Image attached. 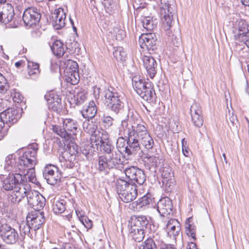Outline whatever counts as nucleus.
<instances>
[{"instance_id": "nucleus-32", "label": "nucleus", "mask_w": 249, "mask_h": 249, "mask_svg": "<svg viewBox=\"0 0 249 249\" xmlns=\"http://www.w3.org/2000/svg\"><path fill=\"white\" fill-rule=\"evenodd\" d=\"M25 192V197H27V200L28 204L33 208L36 205L39 197L38 196L40 195L37 191H33L31 189V186L29 185V189H27Z\"/></svg>"}, {"instance_id": "nucleus-29", "label": "nucleus", "mask_w": 249, "mask_h": 249, "mask_svg": "<svg viewBox=\"0 0 249 249\" xmlns=\"http://www.w3.org/2000/svg\"><path fill=\"white\" fill-rule=\"evenodd\" d=\"M102 135L104 136L103 138L100 136H91L90 143L92 145L93 151L96 150H100L102 151V143L103 139L106 140L107 139V133L104 130H102Z\"/></svg>"}, {"instance_id": "nucleus-15", "label": "nucleus", "mask_w": 249, "mask_h": 249, "mask_svg": "<svg viewBox=\"0 0 249 249\" xmlns=\"http://www.w3.org/2000/svg\"><path fill=\"white\" fill-rule=\"evenodd\" d=\"M26 220L31 226V229L36 231L45 222V218L42 212H32L27 215Z\"/></svg>"}, {"instance_id": "nucleus-63", "label": "nucleus", "mask_w": 249, "mask_h": 249, "mask_svg": "<svg viewBox=\"0 0 249 249\" xmlns=\"http://www.w3.org/2000/svg\"><path fill=\"white\" fill-rule=\"evenodd\" d=\"M181 142H182V153L185 156L188 157V154H189V151L188 150H187L186 147L184 146V142H185V143H186V142L185 141V139H183L182 140Z\"/></svg>"}, {"instance_id": "nucleus-7", "label": "nucleus", "mask_w": 249, "mask_h": 249, "mask_svg": "<svg viewBox=\"0 0 249 249\" xmlns=\"http://www.w3.org/2000/svg\"><path fill=\"white\" fill-rule=\"evenodd\" d=\"M116 188L119 197L125 203L132 201L137 196V184L130 183L124 179H117Z\"/></svg>"}, {"instance_id": "nucleus-46", "label": "nucleus", "mask_w": 249, "mask_h": 249, "mask_svg": "<svg viewBox=\"0 0 249 249\" xmlns=\"http://www.w3.org/2000/svg\"><path fill=\"white\" fill-rule=\"evenodd\" d=\"M19 230L20 236L22 237H24L26 235L30 236V231L33 230L31 229V226L29 225V223H27V222L21 223L19 225Z\"/></svg>"}, {"instance_id": "nucleus-16", "label": "nucleus", "mask_w": 249, "mask_h": 249, "mask_svg": "<svg viewBox=\"0 0 249 249\" xmlns=\"http://www.w3.org/2000/svg\"><path fill=\"white\" fill-rule=\"evenodd\" d=\"M43 176L47 182L52 185L56 184L61 178V176L59 175L56 167L51 164L44 167L43 170Z\"/></svg>"}, {"instance_id": "nucleus-61", "label": "nucleus", "mask_w": 249, "mask_h": 249, "mask_svg": "<svg viewBox=\"0 0 249 249\" xmlns=\"http://www.w3.org/2000/svg\"><path fill=\"white\" fill-rule=\"evenodd\" d=\"M81 151L82 154L85 155L87 159L90 158L92 153V151H89V149H85L84 147H81Z\"/></svg>"}, {"instance_id": "nucleus-40", "label": "nucleus", "mask_w": 249, "mask_h": 249, "mask_svg": "<svg viewBox=\"0 0 249 249\" xmlns=\"http://www.w3.org/2000/svg\"><path fill=\"white\" fill-rule=\"evenodd\" d=\"M114 57L118 61H125L126 53L124 49L120 46L117 47L113 52Z\"/></svg>"}, {"instance_id": "nucleus-59", "label": "nucleus", "mask_w": 249, "mask_h": 249, "mask_svg": "<svg viewBox=\"0 0 249 249\" xmlns=\"http://www.w3.org/2000/svg\"><path fill=\"white\" fill-rule=\"evenodd\" d=\"M126 141V138L124 136L119 137L116 142V146L118 148L124 147L125 145V142Z\"/></svg>"}, {"instance_id": "nucleus-41", "label": "nucleus", "mask_w": 249, "mask_h": 249, "mask_svg": "<svg viewBox=\"0 0 249 249\" xmlns=\"http://www.w3.org/2000/svg\"><path fill=\"white\" fill-rule=\"evenodd\" d=\"M75 160V159L73 158L72 157H66L62 154L61 157L60 158L62 166L68 169L72 168L74 166V164L73 161Z\"/></svg>"}, {"instance_id": "nucleus-37", "label": "nucleus", "mask_w": 249, "mask_h": 249, "mask_svg": "<svg viewBox=\"0 0 249 249\" xmlns=\"http://www.w3.org/2000/svg\"><path fill=\"white\" fill-rule=\"evenodd\" d=\"M129 235L135 241L137 242H140L143 239L145 233L144 230H142L140 229L139 230H129Z\"/></svg>"}, {"instance_id": "nucleus-36", "label": "nucleus", "mask_w": 249, "mask_h": 249, "mask_svg": "<svg viewBox=\"0 0 249 249\" xmlns=\"http://www.w3.org/2000/svg\"><path fill=\"white\" fill-rule=\"evenodd\" d=\"M64 65L65 68L64 70V73H68L70 72H74V71H79L78 65L77 63L71 59H67L64 62Z\"/></svg>"}, {"instance_id": "nucleus-62", "label": "nucleus", "mask_w": 249, "mask_h": 249, "mask_svg": "<svg viewBox=\"0 0 249 249\" xmlns=\"http://www.w3.org/2000/svg\"><path fill=\"white\" fill-rule=\"evenodd\" d=\"M125 36V32L123 30H118L116 38L118 40H122Z\"/></svg>"}, {"instance_id": "nucleus-3", "label": "nucleus", "mask_w": 249, "mask_h": 249, "mask_svg": "<svg viewBox=\"0 0 249 249\" xmlns=\"http://www.w3.org/2000/svg\"><path fill=\"white\" fill-rule=\"evenodd\" d=\"M127 145L125 147L124 152L128 156L135 155L141 150V144L144 147L149 150L154 144V141L149 134L147 128L126 139Z\"/></svg>"}, {"instance_id": "nucleus-28", "label": "nucleus", "mask_w": 249, "mask_h": 249, "mask_svg": "<svg viewBox=\"0 0 249 249\" xmlns=\"http://www.w3.org/2000/svg\"><path fill=\"white\" fill-rule=\"evenodd\" d=\"M97 109L93 101H90L88 105H85L81 111L83 117L85 118L93 119L97 113Z\"/></svg>"}, {"instance_id": "nucleus-10", "label": "nucleus", "mask_w": 249, "mask_h": 249, "mask_svg": "<svg viewBox=\"0 0 249 249\" xmlns=\"http://www.w3.org/2000/svg\"><path fill=\"white\" fill-rule=\"evenodd\" d=\"M76 121L71 119H66L63 121V127L60 125H54L52 126L53 131L62 138L66 139L69 138V132L75 134L78 128Z\"/></svg>"}, {"instance_id": "nucleus-45", "label": "nucleus", "mask_w": 249, "mask_h": 249, "mask_svg": "<svg viewBox=\"0 0 249 249\" xmlns=\"http://www.w3.org/2000/svg\"><path fill=\"white\" fill-rule=\"evenodd\" d=\"M142 22L143 27L144 29H146L148 31H151L156 25L154 24L153 20L150 17H146L143 18L142 19Z\"/></svg>"}, {"instance_id": "nucleus-31", "label": "nucleus", "mask_w": 249, "mask_h": 249, "mask_svg": "<svg viewBox=\"0 0 249 249\" xmlns=\"http://www.w3.org/2000/svg\"><path fill=\"white\" fill-rule=\"evenodd\" d=\"M86 99L87 93L86 91L82 89H78L74 91V94L71 98V103L79 106L83 104Z\"/></svg>"}, {"instance_id": "nucleus-26", "label": "nucleus", "mask_w": 249, "mask_h": 249, "mask_svg": "<svg viewBox=\"0 0 249 249\" xmlns=\"http://www.w3.org/2000/svg\"><path fill=\"white\" fill-rule=\"evenodd\" d=\"M99 124V122L97 120L92 119H88L83 123V128L84 131L91 135V136H98L100 132L98 130V127Z\"/></svg>"}, {"instance_id": "nucleus-42", "label": "nucleus", "mask_w": 249, "mask_h": 249, "mask_svg": "<svg viewBox=\"0 0 249 249\" xmlns=\"http://www.w3.org/2000/svg\"><path fill=\"white\" fill-rule=\"evenodd\" d=\"M33 167H31V168L25 167V170L26 169L28 170L26 174L24 175H23V176L25 177V180L26 181V183H27V179H28L29 181L35 184H36V182H37L35 172Z\"/></svg>"}, {"instance_id": "nucleus-34", "label": "nucleus", "mask_w": 249, "mask_h": 249, "mask_svg": "<svg viewBox=\"0 0 249 249\" xmlns=\"http://www.w3.org/2000/svg\"><path fill=\"white\" fill-rule=\"evenodd\" d=\"M185 232L186 234L196 240V227L193 222L192 217L188 218L185 223Z\"/></svg>"}, {"instance_id": "nucleus-1", "label": "nucleus", "mask_w": 249, "mask_h": 249, "mask_svg": "<svg viewBox=\"0 0 249 249\" xmlns=\"http://www.w3.org/2000/svg\"><path fill=\"white\" fill-rule=\"evenodd\" d=\"M25 177L20 173H10L2 181V187L6 191H13L8 196V200L14 204H18L25 197V192L29 189L26 183Z\"/></svg>"}, {"instance_id": "nucleus-38", "label": "nucleus", "mask_w": 249, "mask_h": 249, "mask_svg": "<svg viewBox=\"0 0 249 249\" xmlns=\"http://www.w3.org/2000/svg\"><path fill=\"white\" fill-rule=\"evenodd\" d=\"M66 209V201L64 199L57 200L53 204V211L56 213H61Z\"/></svg>"}, {"instance_id": "nucleus-33", "label": "nucleus", "mask_w": 249, "mask_h": 249, "mask_svg": "<svg viewBox=\"0 0 249 249\" xmlns=\"http://www.w3.org/2000/svg\"><path fill=\"white\" fill-rule=\"evenodd\" d=\"M51 50L53 54L58 57L64 56L65 53V49L64 44L60 40H56L51 46Z\"/></svg>"}, {"instance_id": "nucleus-12", "label": "nucleus", "mask_w": 249, "mask_h": 249, "mask_svg": "<svg viewBox=\"0 0 249 249\" xmlns=\"http://www.w3.org/2000/svg\"><path fill=\"white\" fill-rule=\"evenodd\" d=\"M128 116L126 118L121 121V124L119 127V135L124 136L127 139L129 137L134 136L139 132H142V130L146 127L142 124H137L136 126L132 125H129L128 124Z\"/></svg>"}, {"instance_id": "nucleus-18", "label": "nucleus", "mask_w": 249, "mask_h": 249, "mask_svg": "<svg viewBox=\"0 0 249 249\" xmlns=\"http://www.w3.org/2000/svg\"><path fill=\"white\" fill-rule=\"evenodd\" d=\"M4 169L12 173L21 172L24 170L20 161L16 159L14 155H9L5 159V164Z\"/></svg>"}, {"instance_id": "nucleus-55", "label": "nucleus", "mask_w": 249, "mask_h": 249, "mask_svg": "<svg viewBox=\"0 0 249 249\" xmlns=\"http://www.w3.org/2000/svg\"><path fill=\"white\" fill-rule=\"evenodd\" d=\"M80 220L83 225L87 229V230L90 229L92 227V222L88 217L83 216H81Z\"/></svg>"}, {"instance_id": "nucleus-49", "label": "nucleus", "mask_w": 249, "mask_h": 249, "mask_svg": "<svg viewBox=\"0 0 249 249\" xmlns=\"http://www.w3.org/2000/svg\"><path fill=\"white\" fill-rule=\"evenodd\" d=\"M10 95L14 102L19 103L22 101L23 96L17 89H11L10 91Z\"/></svg>"}, {"instance_id": "nucleus-50", "label": "nucleus", "mask_w": 249, "mask_h": 249, "mask_svg": "<svg viewBox=\"0 0 249 249\" xmlns=\"http://www.w3.org/2000/svg\"><path fill=\"white\" fill-rule=\"evenodd\" d=\"M162 185L167 192H171L175 185L174 178H171L167 180L164 179L162 180Z\"/></svg>"}, {"instance_id": "nucleus-58", "label": "nucleus", "mask_w": 249, "mask_h": 249, "mask_svg": "<svg viewBox=\"0 0 249 249\" xmlns=\"http://www.w3.org/2000/svg\"><path fill=\"white\" fill-rule=\"evenodd\" d=\"M7 128L5 127V123L0 117V140H1L6 133Z\"/></svg>"}, {"instance_id": "nucleus-11", "label": "nucleus", "mask_w": 249, "mask_h": 249, "mask_svg": "<svg viewBox=\"0 0 249 249\" xmlns=\"http://www.w3.org/2000/svg\"><path fill=\"white\" fill-rule=\"evenodd\" d=\"M124 173L127 178L129 179V182L134 184H138L139 186L142 185L146 180V175L143 170L136 166H130L127 167Z\"/></svg>"}, {"instance_id": "nucleus-13", "label": "nucleus", "mask_w": 249, "mask_h": 249, "mask_svg": "<svg viewBox=\"0 0 249 249\" xmlns=\"http://www.w3.org/2000/svg\"><path fill=\"white\" fill-rule=\"evenodd\" d=\"M41 16L40 11L36 7H29L24 11L22 20L26 26L32 27L38 23Z\"/></svg>"}, {"instance_id": "nucleus-5", "label": "nucleus", "mask_w": 249, "mask_h": 249, "mask_svg": "<svg viewBox=\"0 0 249 249\" xmlns=\"http://www.w3.org/2000/svg\"><path fill=\"white\" fill-rule=\"evenodd\" d=\"M121 163V153L115 151L108 155L99 156L96 168L100 174L107 175L111 169L117 168Z\"/></svg>"}, {"instance_id": "nucleus-30", "label": "nucleus", "mask_w": 249, "mask_h": 249, "mask_svg": "<svg viewBox=\"0 0 249 249\" xmlns=\"http://www.w3.org/2000/svg\"><path fill=\"white\" fill-rule=\"evenodd\" d=\"M67 145V148L62 154L66 157H72L73 158L75 159L76 156L78 153L79 147L75 140H71Z\"/></svg>"}, {"instance_id": "nucleus-6", "label": "nucleus", "mask_w": 249, "mask_h": 249, "mask_svg": "<svg viewBox=\"0 0 249 249\" xmlns=\"http://www.w3.org/2000/svg\"><path fill=\"white\" fill-rule=\"evenodd\" d=\"M133 87L138 94L143 100L149 103H154L156 100V94L150 83H146L138 76L132 79Z\"/></svg>"}, {"instance_id": "nucleus-25", "label": "nucleus", "mask_w": 249, "mask_h": 249, "mask_svg": "<svg viewBox=\"0 0 249 249\" xmlns=\"http://www.w3.org/2000/svg\"><path fill=\"white\" fill-rule=\"evenodd\" d=\"M14 15L13 7L11 4L8 3L0 11V22L4 24H7L13 19Z\"/></svg>"}, {"instance_id": "nucleus-2", "label": "nucleus", "mask_w": 249, "mask_h": 249, "mask_svg": "<svg viewBox=\"0 0 249 249\" xmlns=\"http://www.w3.org/2000/svg\"><path fill=\"white\" fill-rule=\"evenodd\" d=\"M160 7L162 27L168 36V41L175 46L178 47L181 44L180 32L177 30L173 34L172 31H170L174 24V19L177 17L175 7L174 5L171 4L168 0H160Z\"/></svg>"}, {"instance_id": "nucleus-21", "label": "nucleus", "mask_w": 249, "mask_h": 249, "mask_svg": "<svg viewBox=\"0 0 249 249\" xmlns=\"http://www.w3.org/2000/svg\"><path fill=\"white\" fill-rule=\"evenodd\" d=\"M149 221L144 215H133L129 221V230H144L148 225Z\"/></svg>"}, {"instance_id": "nucleus-19", "label": "nucleus", "mask_w": 249, "mask_h": 249, "mask_svg": "<svg viewBox=\"0 0 249 249\" xmlns=\"http://www.w3.org/2000/svg\"><path fill=\"white\" fill-rule=\"evenodd\" d=\"M158 211L162 216L173 214L172 200L168 197L160 199L157 204Z\"/></svg>"}, {"instance_id": "nucleus-60", "label": "nucleus", "mask_w": 249, "mask_h": 249, "mask_svg": "<svg viewBox=\"0 0 249 249\" xmlns=\"http://www.w3.org/2000/svg\"><path fill=\"white\" fill-rule=\"evenodd\" d=\"M50 249H74L72 247H71L69 244L64 243L62 244L61 246H60L57 247H53Z\"/></svg>"}, {"instance_id": "nucleus-9", "label": "nucleus", "mask_w": 249, "mask_h": 249, "mask_svg": "<svg viewBox=\"0 0 249 249\" xmlns=\"http://www.w3.org/2000/svg\"><path fill=\"white\" fill-rule=\"evenodd\" d=\"M38 149V145L36 143H33L25 149L22 156L18 159L24 170L25 167L31 168L36 164Z\"/></svg>"}, {"instance_id": "nucleus-24", "label": "nucleus", "mask_w": 249, "mask_h": 249, "mask_svg": "<svg viewBox=\"0 0 249 249\" xmlns=\"http://www.w3.org/2000/svg\"><path fill=\"white\" fill-rule=\"evenodd\" d=\"M0 117L5 123L14 124L20 118L17 110L13 108H9L0 113Z\"/></svg>"}, {"instance_id": "nucleus-23", "label": "nucleus", "mask_w": 249, "mask_h": 249, "mask_svg": "<svg viewBox=\"0 0 249 249\" xmlns=\"http://www.w3.org/2000/svg\"><path fill=\"white\" fill-rule=\"evenodd\" d=\"M52 24L56 30H58L65 25L66 14L62 8L54 10L52 14Z\"/></svg>"}, {"instance_id": "nucleus-4", "label": "nucleus", "mask_w": 249, "mask_h": 249, "mask_svg": "<svg viewBox=\"0 0 249 249\" xmlns=\"http://www.w3.org/2000/svg\"><path fill=\"white\" fill-rule=\"evenodd\" d=\"M105 104L107 107L115 114L121 113L124 109V97L121 92L113 88L105 89L103 91Z\"/></svg>"}, {"instance_id": "nucleus-64", "label": "nucleus", "mask_w": 249, "mask_h": 249, "mask_svg": "<svg viewBox=\"0 0 249 249\" xmlns=\"http://www.w3.org/2000/svg\"><path fill=\"white\" fill-rule=\"evenodd\" d=\"M101 89L99 88L95 87L93 90V95L95 99H99L100 97Z\"/></svg>"}, {"instance_id": "nucleus-22", "label": "nucleus", "mask_w": 249, "mask_h": 249, "mask_svg": "<svg viewBox=\"0 0 249 249\" xmlns=\"http://www.w3.org/2000/svg\"><path fill=\"white\" fill-rule=\"evenodd\" d=\"M142 61L147 75L151 79L154 78L157 73V63L156 60L151 56L145 55Z\"/></svg>"}, {"instance_id": "nucleus-57", "label": "nucleus", "mask_w": 249, "mask_h": 249, "mask_svg": "<svg viewBox=\"0 0 249 249\" xmlns=\"http://www.w3.org/2000/svg\"><path fill=\"white\" fill-rule=\"evenodd\" d=\"M162 179H167V180L173 178V173H171V170L169 168H164L162 173Z\"/></svg>"}, {"instance_id": "nucleus-51", "label": "nucleus", "mask_w": 249, "mask_h": 249, "mask_svg": "<svg viewBox=\"0 0 249 249\" xmlns=\"http://www.w3.org/2000/svg\"><path fill=\"white\" fill-rule=\"evenodd\" d=\"M191 116L202 114L201 107L199 104L194 103L190 108Z\"/></svg>"}, {"instance_id": "nucleus-53", "label": "nucleus", "mask_w": 249, "mask_h": 249, "mask_svg": "<svg viewBox=\"0 0 249 249\" xmlns=\"http://www.w3.org/2000/svg\"><path fill=\"white\" fill-rule=\"evenodd\" d=\"M192 121L194 125L200 127L203 124V117L202 114L191 116Z\"/></svg>"}, {"instance_id": "nucleus-54", "label": "nucleus", "mask_w": 249, "mask_h": 249, "mask_svg": "<svg viewBox=\"0 0 249 249\" xmlns=\"http://www.w3.org/2000/svg\"><path fill=\"white\" fill-rule=\"evenodd\" d=\"M39 197V199H38L36 203V205L35 206L34 209L37 211H39L42 209L45 205L46 200L45 198L42 196L40 195L38 196Z\"/></svg>"}, {"instance_id": "nucleus-52", "label": "nucleus", "mask_w": 249, "mask_h": 249, "mask_svg": "<svg viewBox=\"0 0 249 249\" xmlns=\"http://www.w3.org/2000/svg\"><path fill=\"white\" fill-rule=\"evenodd\" d=\"M8 88L9 85L6 79L0 73V93H4Z\"/></svg>"}, {"instance_id": "nucleus-14", "label": "nucleus", "mask_w": 249, "mask_h": 249, "mask_svg": "<svg viewBox=\"0 0 249 249\" xmlns=\"http://www.w3.org/2000/svg\"><path fill=\"white\" fill-rule=\"evenodd\" d=\"M139 42L142 48L146 49L149 51H154L157 48L158 41L156 36L154 33L142 35L139 37Z\"/></svg>"}, {"instance_id": "nucleus-47", "label": "nucleus", "mask_w": 249, "mask_h": 249, "mask_svg": "<svg viewBox=\"0 0 249 249\" xmlns=\"http://www.w3.org/2000/svg\"><path fill=\"white\" fill-rule=\"evenodd\" d=\"M39 64L33 62H29L28 64V74L33 75L39 73Z\"/></svg>"}, {"instance_id": "nucleus-35", "label": "nucleus", "mask_w": 249, "mask_h": 249, "mask_svg": "<svg viewBox=\"0 0 249 249\" xmlns=\"http://www.w3.org/2000/svg\"><path fill=\"white\" fill-rule=\"evenodd\" d=\"M65 80L66 82L70 83L71 85H76L79 82L80 77L79 71H74V72L69 71L68 73H64Z\"/></svg>"}, {"instance_id": "nucleus-44", "label": "nucleus", "mask_w": 249, "mask_h": 249, "mask_svg": "<svg viewBox=\"0 0 249 249\" xmlns=\"http://www.w3.org/2000/svg\"><path fill=\"white\" fill-rule=\"evenodd\" d=\"M153 199L150 194H147L142 196L137 202L139 208H142L153 204Z\"/></svg>"}, {"instance_id": "nucleus-48", "label": "nucleus", "mask_w": 249, "mask_h": 249, "mask_svg": "<svg viewBox=\"0 0 249 249\" xmlns=\"http://www.w3.org/2000/svg\"><path fill=\"white\" fill-rule=\"evenodd\" d=\"M114 146L112 145L108 141H104L103 140L102 143V151L106 153L108 155L109 153H112V152H114Z\"/></svg>"}, {"instance_id": "nucleus-43", "label": "nucleus", "mask_w": 249, "mask_h": 249, "mask_svg": "<svg viewBox=\"0 0 249 249\" xmlns=\"http://www.w3.org/2000/svg\"><path fill=\"white\" fill-rule=\"evenodd\" d=\"M234 38L236 40L241 42H243L246 44L247 46L249 45V32H243L239 30V32L234 35Z\"/></svg>"}, {"instance_id": "nucleus-8", "label": "nucleus", "mask_w": 249, "mask_h": 249, "mask_svg": "<svg viewBox=\"0 0 249 249\" xmlns=\"http://www.w3.org/2000/svg\"><path fill=\"white\" fill-rule=\"evenodd\" d=\"M0 237L8 244H14L18 239L17 231L10 225L6 223L4 218L0 217Z\"/></svg>"}, {"instance_id": "nucleus-39", "label": "nucleus", "mask_w": 249, "mask_h": 249, "mask_svg": "<svg viewBox=\"0 0 249 249\" xmlns=\"http://www.w3.org/2000/svg\"><path fill=\"white\" fill-rule=\"evenodd\" d=\"M146 158L147 162L151 167L155 168L161 165L162 159H160L158 154H156L155 155L148 156Z\"/></svg>"}, {"instance_id": "nucleus-17", "label": "nucleus", "mask_w": 249, "mask_h": 249, "mask_svg": "<svg viewBox=\"0 0 249 249\" xmlns=\"http://www.w3.org/2000/svg\"><path fill=\"white\" fill-rule=\"evenodd\" d=\"M44 97L47 100L49 109L56 112L61 110V98L56 91H50L45 95Z\"/></svg>"}, {"instance_id": "nucleus-56", "label": "nucleus", "mask_w": 249, "mask_h": 249, "mask_svg": "<svg viewBox=\"0 0 249 249\" xmlns=\"http://www.w3.org/2000/svg\"><path fill=\"white\" fill-rule=\"evenodd\" d=\"M102 122L107 125L108 127L111 126L113 125L114 119L112 117L104 115L102 119Z\"/></svg>"}, {"instance_id": "nucleus-27", "label": "nucleus", "mask_w": 249, "mask_h": 249, "mask_svg": "<svg viewBox=\"0 0 249 249\" xmlns=\"http://www.w3.org/2000/svg\"><path fill=\"white\" fill-rule=\"evenodd\" d=\"M166 231L170 236L176 239L180 231V226L178 221L175 219H170L166 224Z\"/></svg>"}, {"instance_id": "nucleus-20", "label": "nucleus", "mask_w": 249, "mask_h": 249, "mask_svg": "<svg viewBox=\"0 0 249 249\" xmlns=\"http://www.w3.org/2000/svg\"><path fill=\"white\" fill-rule=\"evenodd\" d=\"M162 243L160 235L153 233L139 247V249H157V247Z\"/></svg>"}]
</instances>
